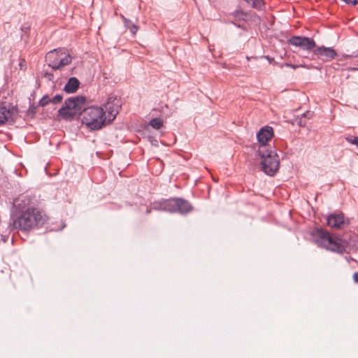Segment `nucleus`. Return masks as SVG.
<instances>
[{
	"label": "nucleus",
	"instance_id": "3",
	"mask_svg": "<svg viewBox=\"0 0 358 358\" xmlns=\"http://www.w3.org/2000/svg\"><path fill=\"white\" fill-rule=\"evenodd\" d=\"M274 137V131L270 126H264L256 134L257 141L252 145V150L256 153L266 152L273 150L271 145Z\"/></svg>",
	"mask_w": 358,
	"mask_h": 358
},
{
	"label": "nucleus",
	"instance_id": "1",
	"mask_svg": "<svg viewBox=\"0 0 358 358\" xmlns=\"http://www.w3.org/2000/svg\"><path fill=\"white\" fill-rule=\"evenodd\" d=\"M46 221V215L35 208H28L14 221V226L22 230H28L43 225Z\"/></svg>",
	"mask_w": 358,
	"mask_h": 358
},
{
	"label": "nucleus",
	"instance_id": "15",
	"mask_svg": "<svg viewBox=\"0 0 358 358\" xmlns=\"http://www.w3.org/2000/svg\"><path fill=\"white\" fill-rule=\"evenodd\" d=\"M245 17L246 14L243 12H236L235 15V22L234 24L236 25L238 28H242L243 30L245 29Z\"/></svg>",
	"mask_w": 358,
	"mask_h": 358
},
{
	"label": "nucleus",
	"instance_id": "6",
	"mask_svg": "<svg viewBox=\"0 0 358 358\" xmlns=\"http://www.w3.org/2000/svg\"><path fill=\"white\" fill-rule=\"evenodd\" d=\"M261 159L262 170L268 176H273L279 169L280 159L278 154L273 150L266 152L256 153Z\"/></svg>",
	"mask_w": 358,
	"mask_h": 358
},
{
	"label": "nucleus",
	"instance_id": "22",
	"mask_svg": "<svg viewBox=\"0 0 358 358\" xmlns=\"http://www.w3.org/2000/svg\"><path fill=\"white\" fill-rule=\"evenodd\" d=\"M353 279L356 282L358 283V272L354 273Z\"/></svg>",
	"mask_w": 358,
	"mask_h": 358
},
{
	"label": "nucleus",
	"instance_id": "14",
	"mask_svg": "<svg viewBox=\"0 0 358 358\" xmlns=\"http://www.w3.org/2000/svg\"><path fill=\"white\" fill-rule=\"evenodd\" d=\"M79 86V81L76 78H71L64 87V90L69 93H73Z\"/></svg>",
	"mask_w": 358,
	"mask_h": 358
},
{
	"label": "nucleus",
	"instance_id": "19",
	"mask_svg": "<svg viewBox=\"0 0 358 358\" xmlns=\"http://www.w3.org/2000/svg\"><path fill=\"white\" fill-rule=\"evenodd\" d=\"M49 102H51V99L48 95L43 96V98L39 101V105L41 106H46Z\"/></svg>",
	"mask_w": 358,
	"mask_h": 358
},
{
	"label": "nucleus",
	"instance_id": "20",
	"mask_svg": "<svg viewBox=\"0 0 358 358\" xmlns=\"http://www.w3.org/2000/svg\"><path fill=\"white\" fill-rule=\"evenodd\" d=\"M347 141L352 145H355L358 148V136L348 137L346 138Z\"/></svg>",
	"mask_w": 358,
	"mask_h": 358
},
{
	"label": "nucleus",
	"instance_id": "11",
	"mask_svg": "<svg viewBox=\"0 0 358 358\" xmlns=\"http://www.w3.org/2000/svg\"><path fill=\"white\" fill-rule=\"evenodd\" d=\"M313 53L323 61H328L334 59L336 56V52L334 49L324 46L318 47L313 51Z\"/></svg>",
	"mask_w": 358,
	"mask_h": 358
},
{
	"label": "nucleus",
	"instance_id": "17",
	"mask_svg": "<svg viewBox=\"0 0 358 358\" xmlns=\"http://www.w3.org/2000/svg\"><path fill=\"white\" fill-rule=\"evenodd\" d=\"M248 5L257 10H262L264 7V0H248Z\"/></svg>",
	"mask_w": 358,
	"mask_h": 358
},
{
	"label": "nucleus",
	"instance_id": "9",
	"mask_svg": "<svg viewBox=\"0 0 358 358\" xmlns=\"http://www.w3.org/2000/svg\"><path fill=\"white\" fill-rule=\"evenodd\" d=\"M120 107L121 100L119 97L115 95H110L108 97L106 102L101 107L106 113L108 122L110 123L115 118Z\"/></svg>",
	"mask_w": 358,
	"mask_h": 358
},
{
	"label": "nucleus",
	"instance_id": "12",
	"mask_svg": "<svg viewBox=\"0 0 358 358\" xmlns=\"http://www.w3.org/2000/svg\"><path fill=\"white\" fill-rule=\"evenodd\" d=\"M15 109L7 103H0V125L12 119Z\"/></svg>",
	"mask_w": 358,
	"mask_h": 358
},
{
	"label": "nucleus",
	"instance_id": "13",
	"mask_svg": "<svg viewBox=\"0 0 358 358\" xmlns=\"http://www.w3.org/2000/svg\"><path fill=\"white\" fill-rule=\"evenodd\" d=\"M327 223L331 227L341 228L344 224L343 214H331L327 217Z\"/></svg>",
	"mask_w": 358,
	"mask_h": 358
},
{
	"label": "nucleus",
	"instance_id": "5",
	"mask_svg": "<svg viewBox=\"0 0 358 358\" xmlns=\"http://www.w3.org/2000/svg\"><path fill=\"white\" fill-rule=\"evenodd\" d=\"M317 236L318 245L327 250L338 253H342L345 250V245L341 238L331 236L322 230L317 231Z\"/></svg>",
	"mask_w": 358,
	"mask_h": 358
},
{
	"label": "nucleus",
	"instance_id": "10",
	"mask_svg": "<svg viewBox=\"0 0 358 358\" xmlns=\"http://www.w3.org/2000/svg\"><path fill=\"white\" fill-rule=\"evenodd\" d=\"M288 43L305 50H310L315 46V41L306 36H292L288 40Z\"/></svg>",
	"mask_w": 358,
	"mask_h": 358
},
{
	"label": "nucleus",
	"instance_id": "21",
	"mask_svg": "<svg viewBox=\"0 0 358 358\" xmlns=\"http://www.w3.org/2000/svg\"><path fill=\"white\" fill-rule=\"evenodd\" d=\"M62 96L61 95L57 94L51 99V102H52L53 103H59L62 101Z\"/></svg>",
	"mask_w": 358,
	"mask_h": 358
},
{
	"label": "nucleus",
	"instance_id": "18",
	"mask_svg": "<svg viewBox=\"0 0 358 358\" xmlns=\"http://www.w3.org/2000/svg\"><path fill=\"white\" fill-rule=\"evenodd\" d=\"M149 124L154 129H159L163 124L162 120L159 118H154L150 121Z\"/></svg>",
	"mask_w": 358,
	"mask_h": 358
},
{
	"label": "nucleus",
	"instance_id": "4",
	"mask_svg": "<svg viewBox=\"0 0 358 358\" xmlns=\"http://www.w3.org/2000/svg\"><path fill=\"white\" fill-rule=\"evenodd\" d=\"M153 209L185 214L190 212L192 207L187 201L182 199H171L154 203Z\"/></svg>",
	"mask_w": 358,
	"mask_h": 358
},
{
	"label": "nucleus",
	"instance_id": "23",
	"mask_svg": "<svg viewBox=\"0 0 358 358\" xmlns=\"http://www.w3.org/2000/svg\"><path fill=\"white\" fill-rule=\"evenodd\" d=\"M285 65L287 66H290V67H292L294 69H295L296 68H297L299 66L292 65V64H285Z\"/></svg>",
	"mask_w": 358,
	"mask_h": 358
},
{
	"label": "nucleus",
	"instance_id": "7",
	"mask_svg": "<svg viewBox=\"0 0 358 358\" xmlns=\"http://www.w3.org/2000/svg\"><path fill=\"white\" fill-rule=\"evenodd\" d=\"M48 65L52 69H60L69 64L71 57L69 52L64 49L54 50L50 51L45 57Z\"/></svg>",
	"mask_w": 358,
	"mask_h": 358
},
{
	"label": "nucleus",
	"instance_id": "8",
	"mask_svg": "<svg viewBox=\"0 0 358 358\" xmlns=\"http://www.w3.org/2000/svg\"><path fill=\"white\" fill-rule=\"evenodd\" d=\"M84 102L85 99L78 96L66 100L64 106L58 111L59 115L65 120L73 118L81 110Z\"/></svg>",
	"mask_w": 358,
	"mask_h": 358
},
{
	"label": "nucleus",
	"instance_id": "16",
	"mask_svg": "<svg viewBox=\"0 0 358 358\" xmlns=\"http://www.w3.org/2000/svg\"><path fill=\"white\" fill-rule=\"evenodd\" d=\"M122 20L124 21V26L130 30V31L133 34H135L137 31H138V27L134 24V23H132V22L127 18H125L124 17L122 16Z\"/></svg>",
	"mask_w": 358,
	"mask_h": 358
},
{
	"label": "nucleus",
	"instance_id": "2",
	"mask_svg": "<svg viewBox=\"0 0 358 358\" xmlns=\"http://www.w3.org/2000/svg\"><path fill=\"white\" fill-rule=\"evenodd\" d=\"M83 124L92 130L100 129L108 124L106 113L103 108L97 106H91L85 108L80 114Z\"/></svg>",
	"mask_w": 358,
	"mask_h": 358
}]
</instances>
